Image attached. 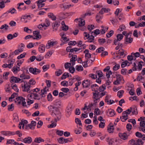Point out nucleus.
Masks as SVG:
<instances>
[{"instance_id": "obj_1", "label": "nucleus", "mask_w": 145, "mask_h": 145, "mask_svg": "<svg viewBox=\"0 0 145 145\" xmlns=\"http://www.w3.org/2000/svg\"><path fill=\"white\" fill-rule=\"evenodd\" d=\"M48 108L52 116L54 117H56L58 118V120H60L61 115L59 109H57L52 105L49 106Z\"/></svg>"}, {"instance_id": "obj_2", "label": "nucleus", "mask_w": 145, "mask_h": 145, "mask_svg": "<svg viewBox=\"0 0 145 145\" xmlns=\"http://www.w3.org/2000/svg\"><path fill=\"white\" fill-rule=\"evenodd\" d=\"M74 22L78 23V28L82 31H84L86 29V27L84 26L85 22L84 20L77 18L74 20Z\"/></svg>"}, {"instance_id": "obj_3", "label": "nucleus", "mask_w": 145, "mask_h": 145, "mask_svg": "<svg viewBox=\"0 0 145 145\" xmlns=\"http://www.w3.org/2000/svg\"><path fill=\"white\" fill-rule=\"evenodd\" d=\"M22 83L21 86L23 91L29 93H31V91H30L31 86L29 82L23 80V82H22Z\"/></svg>"}, {"instance_id": "obj_4", "label": "nucleus", "mask_w": 145, "mask_h": 145, "mask_svg": "<svg viewBox=\"0 0 145 145\" xmlns=\"http://www.w3.org/2000/svg\"><path fill=\"white\" fill-rule=\"evenodd\" d=\"M15 102L18 104H22L23 106H26V102H25V99L21 96L18 97L16 98L15 100Z\"/></svg>"}, {"instance_id": "obj_5", "label": "nucleus", "mask_w": 145, "mask_h": 145, "mask_svg": "<svg viewBox=\"0 0 145 145\" xmlns=\"http://www.w3.org/2000/svg\"><path fill=\"white\" fill-rule=\"evenodd\" d=\"M9 13H10L12 14H16L17 13V10L14 8H11L5 13L3 14L1 16H7L8 15V14Z\"/></svg>"}, {"instance_id": "obj_6", "label": "nucleus", "mask_w": 145, "mask_h": 145, "mask_svg": "<svg viewBox=\"0 0 145 145\" xmlns=\"http://www.w3.org/2000/svg\"><path fill=\"white\" fill-rule=\"evenodd\" d=\"M10 82L11 83H22V82H23V80L19 78H17L16 77L12 76L10 78Z\"/></svg>"}, {"instance_id": "obj_7", "label": "nucleus", "mask_w": 145, "mask_h": 145, "mask_svg": "<svg viewBox=\"0 0 145 145\" xmlns=\"http://www.w3.org/2000/svg\"><path fill=\"white\" fill-rule=\"evenodd\" d=\"M73 81H78V83L75 84L76 86L74 88V90L75 91H77L78 89V86H79L81 83V82L80 80V78L78 76H74L73 77Z\"/></svg>"}, {"instance_id": "obj_8", "label": "nucleus", "mask_w": 145, "mask_h": 145, "mask_svg": "<svg viewBox=\"0 0 145 145\" xmlns=\"http://www.w3.org/2000/svg\"><path fill=\"white\" fill-rule=\"evenodd\" d=\"M61 38L60 40L61 42H64V43H67V42L69 40V39L67 38L66 36L65 33L64 32H61L60 33Z\"/></svg>"}, {"instance_id": "obj_9", "label": "nucleus", "mask_w": 145, "mask_h": 145, "mask_svg": "<svg viewBox=\"0 0 145 145\" xmlns=\"http://www.w3.org/2000/svg\"><path fill=\"white\" fill-rule=\"evenodd\" d=\"M57 44L56 41H52L50 40H49L48 41L46 45V47L47 49H49L52 46L56 45Z\"/></svg>"}, {"instance_id": "obj_10", "label": "nucleus", "mask_w": 145, "mask_h": 145, "mask_svg": "<svg viewBox=\"0 0 145 145\" xmlns=\"http://www.w3.org/2000/svg\"><path fill=\"white\" fill-rule=\"evenodd\" d=\"M29 72L34 74H37L40 73V71L36 68H34L33 67H30L29 69Z\"/></svg>"}, {"instance_id": "obj_11", "label": "nucleus", "mask_w": 145, "mask_h": 145, "mask_svg": "<svg viewBox=\"0 0 145 145\" xmlns=\"http://www.w3.org/2000/svg\"><path fill=\"white\" fill-rule=\"evenodd\" d=\"M93 98L95 103H97V101L101 98L99 96V92H93Z\"/></svg>"}, {"instance_id": "obj_12", "label": "nucleus", "mask_w": 145, "mask_h": 145, "mask_svg": "<svg viewBox=\"0 0 145 145\" xmlns=\"http://www.w3.org/2000/svg\"><path fill=\"white\" fill-rule=\"evenodd\" d=\"M111 96L110 95H107L105 97V102L107 103V104L109 105L112 104L114 102L113 100L110 99Z\"/></svg>"}, {"instance_id": "obj_13", "label": "nucleus", "mask_w": 145, "mask_h": 145, "mask_svg": "<svg viewBox=\"0 0 145 145\" xmlns=\"http://www.w3.org/2000/svg\"><path fill=\"white\" fill-rule=\"evenodd\" d=\"M123 36L121 34H118L117 36V39H115L114 41V44L116 45L118 44V42L121 40L123 38Z\"/></svg>"}, {"instance_id": "obj_14", "label": "nucleus", "mask_w": 145, "mask_h": 145, "mask_svg": "<svg viewBox=\"0 0 145 145\" xmlns=\"http://www.w3.org/2000/svg\"><path fill=\"white\" fill-rule=\"evenodd\" d=\"M66 115L67 117H69L71 114L72 111V106L71 105H69L67 108Z\"/></svg>"}, {"instance_id": "obj_15", "label": "nucleus", "mask_w": 145, "mask_h": 145, "mask_svg": "<svg viewBox=\"0 0 145 145\" xmlns=\"http://www.w3.org/2000/svg\"><path fill=\"white\" fill-rule=\"evenodd\" d=\"M32 138L30 137H27L21 141L25 143L30 144L32 142Z\"/></svg>"}, {"instance_id": "obj_16", "label": "nucleus", "mask_w": 145, "mask_h": 145, "mask_svg": "<svg viewBox=\"0 0 145 145\" xmlns=\"http://www.w3.org/2000/svg\"><path fill=\"white\" fill-rule=\"evenodd\" d=\"M71 63L67 62L65 63L64 67L66 69L69 68V71L70 72L72 73V66H71Z\"/></svg>"}, {"instance_id": "obj_17", "label": "nucleus", "mask_w": 145, "mask_h": 145, "mask_svg": "<svg viewBox=\"0 0 145 145\" xmlns=\"http://www.w3.org/2000/svg\"><path fill=\"white\" fill-rule=\"evenodd\" d=\"M71 6V5L69 4L68 3H64L60 5V7L64 10L66 9H69Z\"/></svg>"}, {"instance_id": "obj_18", "label": "nucleus", "mask_w": 145, "mask_h": 145, "mask_svg": "<svg viewBox=\"0 0 145 145\" xmlns=\"http://www.w3.org/2000/svg\"><path fill=\"white\" fill-rule=\"evenodd\" d=\"M90 82L88 80H84L82 82V84L84 88H87L89 87Z\"/></svg>"}, {"instance_id": "obj_19", "label": "nucleus", "mask_w": 145, "mask_h": 145, "mask_svg": "<svg viewBox=\"0 0 145 145\" xmlns=\"http://www.w3.org/2000/svg\"><path fill=\"white\" fill-rule=\"evenodd\" d=\"M55 118L54 120L51 121L52 123L50 125L49 127L50 128H54L55 127L56 125V122L59 120H58V118L56 117H54Z\"/></svg>"}, {"instance_id": "obj_20", "label": "nucleus", "mask_w": 145, "mask_h": 145, "mask_svg": "<svg viewBox=\"0 0 145 145\" xmlns=\"http://www.w3.org/2000/svg\"><path fill=\"white\" fill-rule=\"evenodd\" d=\"M61 105V102L58 100H56L54 102L53 104L52 105L57 108V109H59V108L60 107Z\"/></svg>"}, {"instance_id": "obj_21", "label": "nucleus", "mask_w": 145, "mask_h": 145, "mask_svg": "<svg viewBox=\"0 0 145 145\" xmlns=\"http://www.w3.org/2000/svg\"><path fill=\"white\" fill-rule=\"evenodd\" d=\"M91 87L92 90L94 91L95 92H99L98 90H99V87L97 84H93Z\"/></svg>"}, {"instance_id": "obj_22", "label": "nucleus", "mask_w": 145, "mask_h": 145, "mask_svg": "<svg viewBox=\"0 0 145 145\" xmlns=\"http://www.w3.org/2000/svg\"><path fill=\"white\" fill-rule=\"evenodd\" d=\"M106 141L108 142L109 145H116V144L114 142V139L113 138H110L109 137L106 138Z\"/></svg>"}, {"instance_id": "obj_23", "label": "nucleus", "mask_w": 145, "mask_h": 145, "mask_svg": "<svg viewBox=\"0 0 145 145\" xmlns=\"http://www.w3.org/2000/svg\"><path fill=\"white\" fill-rule=\"evenodd\" d=\"M106 112L108 116H112L114 115V110L109 109L106 110Z\"/></svg>"}, {"instance_id": "obj_24", "label": "nucleus", "mask_w": 145, "mask_h": 145, "mask_svg": "<svg viewBox=\"0 0 145 145\" xmlns=\"http://www.w3.org/2000/svg\"><path fill=\"white\" fill-rule=\"evenodd\" d=\"M84 53L85 54V57L86 60L89 59L91 57V55L89 53V50L87 49L85 50L84 51Z\"/></svg>"}, {"instance_id": "obj_25", "label": "nucleus", "mask_w": 145, "mask_h": 145, "mask_svg": "<svg viewBox=\"0 0 145 145\" xmlns=\"http://www.w3.org/2000/svg\"><path fill=\"white\" fill-rule=\"evenodd\" d=\"M39 50L40 53H42L44 52L45 50L44 45L42 44H40L39 47Z\"/></svg>"}, {"instance_id": "obj_26", "label": "nucleus", "mask_w": 145, "mask_h": 145, "mask_svg": "<svg viewBox=\"0 0 145 145\" xmlns=\"http://www.w3.org/2000/svg\"><path fill=\"white\" fill-rule=\"evenodd\" d=\"M46 1H38L36 2V3L37 4L39 8H41L43 7L45 4L43 3Z\"/></svg>"}, {"instance_id": "obj_27", "label": "nucleus", "mask_w": 145, "mask_h": 145, "mask_svg": "<svg viewBox=\"0 0 145 145\" xmlns=\"http://www.w3.org/2000/svg\"><path fill=\"white\" fill-rule=\"evenodd\" d=\"M10 1H2L0 2V8H3L5 7V4L10 2Z\"/></svg>"}, {"instance_id": "obj_28", "label": "nucleus", "mask_w": 145, "mask_h": 145, "mask_svg": "<svg viewBox=\"0 0 145 145\" xmlns=\"http://www.w3.org/2000/svg\"><path fill=\"white\" fill-rule=\"evenodd\" d=\"M119 137L120 138L124 140L127 139L128 136L126 133H120L119 134Z\"/></svg>"}, {"instance_id": "obj_29", "label": "nucleus", "mask_w": 145, "mask_h": 145, "mask_svg": "<svg viewBox=\"0 0 145 145\" xmlns=\"http://www.w3.org/2000/svg\"><path fill=\"white\" fill-rule=\"evenodd\" d=\"M48 87H47L46 86L43 89H42L41 90V95L43 97H45V95L44 96V95L46 93L47 91H48Z\"/></svg>"}, {"instance_id": "obj_30", "label": "nucleus", "mask_w": 145, "mask_h": 145, "mask_svg": "<svg viewBox=\"0 0 145 145\" xmlns=\"http://www.w3.org/2000/svg\"><path fill=\"white\" fill-rule=\"evenodd\" d=\"M20 77L22 80L29 79L30 78L29 76L26 75L24 73L22 74L20 76Z\"/></svg>"}, {"instance_id": "obj_31", "label": "nucleus", "mask_w": 145, "mask_h": 145, "mask_svg": "<svg viewBox=\"0 0 145 145\" xmlns=\"http://www.w3.org/2000/svg\"><path fill=\"white\" fill-rule=\"evenodd\" d=\"M133 40V39L132 38L130 37H125V42L126 44L130 43H131Z\"/></svg>"}, {"instance_id": "obj_32", "label": "nucleus", "mask_w": 145, "mask_h": 145, "mask_svg": "<svg viewBox=\"0 0 145 145\" xmlns=\"http://www.w3.org/2000/svg\"><path fill=\"white\" fill-rule=\"evenodd\" d=\"M130 109L131 110V112L133 114L136 115L138 114L137 108L136 107L133 108L130 107Z\"/></svg>"}, {"instance_id": "obj_33", "label": "nucleus", "mask_w": 145, "mask_h": 145, "mask_svg": "<svg viewBox=\"0 0 145 145\" xmlns=\"http://www.w3.org/2000/svg\"><path fill=\"white\" fill-rule=\"evenodd\" d=\"M130 63H129L127 60L123 62L121 64V66L122 67L124 68L126 66H129L130 65Z\"/></svg>"}, {"instance_id": "obj_34", "label": "nucleus", "mask_w": 145, "mask_h": 145, "mask_svg": "<svg viewBox=\"0 0 145 145\" xmlns=\"http://www.w3.org/2000/svg\"><path fill=\"white\" fill-rule=\"evenodd\" d=\"M34 141L37 143H40L41 142H44V140L41 137H37L35 138Z\"/></svg>"}, {"instance_id": "obj_35", "label": "nucleus", "mask_w": 145, "mask_h": 145, "mask_svg": "<svg viewBox=\"0 0 145 145\" xmlns=\"http://www.w3.org/2000/svg\"><path fill=\"white\" fill-rule=\"evenodd\" d=\"M20 70V68L19 67L16 66L14 67L12 69V71L14 73H16Z\"/></svg>"}, {"instance_id": "obj_36", "label": "nucleus", "mask_w": 145, "mask_h": 145, "mask_svg": "<svg viewBox=\"0 0 145 145\" xmlns=\"http://www.w3.org/2000/svg\"><path fill=\"white\" fill-rule=\"evenodd\" d=\"M103 16L99 13H98L96 16V21L99 22L103 18Z\"/></svg>"}, {"instance_id": "obj_37", "label": "nucleus", "mask_w": 145, "mask_h": 145, "mask_svg": "<svg viewBox=\"0 0 145 145\" xmlns=\"http://www.w3.org/2000/svg\"><path fill=\"white\" fill-rule=\"evenodd\" d=\"M48 16L49 18H51L53 20H55L56 19V16L54 15L53 13H49Z\"/></svg>"}, {"instance_id": "obj_38", "label": "nucleus", "mask_w": 145, "mask_h": 145, "mask_svg": "<svg viewBox=\"0 0 145 145\" xmlns=\"http://www.w3.org/2000/svg\"><path fill=\"white\" fill-rule=\"evenodd\" d=\"M129 145H138L137 144V142L134 140L133 139H132L129 142Z\"/></svg>"}, {"instance_id": "obj_39", "label": "nucleus", "mask_w": 145, "mask_h": 145, "mask_svg": "<svg viewBox=\"0 0 145 145\" xmlns=\"http://www.w3.org/2000/svg\"><path fill=\"white\" fill-rule=\"evenodd\" d=\"M60 23L59 22L56 21L55 22L53 23L52 27L57 28L60 25Z\"/></svg>"}, {"instance_id": "obj_40", "label": "nucleus", "mask_w": 145, "mask_h": 145, "mask_svg": "<svg viewBox=\"0 0 145 145\" xmlns=\"http://www.w3.org/2000/svg\"><path fill=\"white\" fill-rule=\"evenodd\" d=\"M108 126V132L110 133H113L114 129V126L113 125L110 126L109 125Z\"/></svg>"}, {"instance_id": "obj_41", "label": "nucleus", "mask_w": 145, "mask_h": 145, "mask_svg": "<svg viewBox=\"0 0 145 145\" xmlns=\"http://www.w3.org/2000/svg\"><path fill=\"white\" fill-rule=\"evenodd\" d=\"M96 75H98L99 78L102 77L103 76V73L100 70L97 71L96 72Z\"/></svg>"}, {"instance_id": "obj_42", "label": "nucleus", "mask_w": 145, "mask_h": 145, "mask_svg": "<svg viewBox=\"0 0 145 145\" xmlns=\"http://www.w3.org/2000/svg\"><path fill=\"white\" fill-rule=\"evenodd\" d=\"M62 73V72L61 70L60 69H57V71L55 72V75L57 76H59Z\"/></svg>"}, {"instance_id": "obj_43", "label": "nucleus", "mask_w": 145, "mask_h": 145, "mask_svg": "<svg viewBox=\"0 0 145 145\" xmlns=\"http://www.w3.org/2000/svg\"><path fill=\"white\" fill-rule=\"evenodd\" d=\"M116 80L120 82L121 80L123 79V76L120 74H116Z\"/></svg>"}, {"instance_id": "obj_44", "label": "nucleus", "mask_w": 145, "mask_h": 145, "mask_svg": "<svg viewBox=\"0 0 145 145\" xmlns=\"http://www.w3.org/2000/svg\"><path fill=\"white\" fill-rule=\"evenodd\" d=\"M41 35H34L32 36V38L33 39L39 40L41 38Z\"/></svg>"}, {"instance_id": "obj_45", "label": "nucleus", "mask_w": 145, "mask_h": 145, "mask_svg": "<svg viewBox=\"0 0 145 145\" xmlns=\"http://www.w3.org/2000/svg\"><path fill=\"white\" fill-rule=\"evenodd\" d=\"M76 69L78 71H81L83 70V68L81 65H77L76 66Z\"/></svg>"}, {"instance_id": "obj_46", "label": "nucleus", "mask_w": 145, "mask_h": 145, "mask_svg": "<svg viewBox=\"0 0 145 145\" xmlns=\"http://www.w3.org/2000/svg\"><path fill=\"white\" fill-rule=\"evenodd\" d=\"M28 122L27 120H22L21 122H20V124L22 125V128L23 129L24 128V127L25 125H26L27 124Z\"/></svg>"}, {"instance_id": "obj_47", "label": "nucleus", "mask_w": 145, "mask_h": 145, "mask_svg": "<svg viewBox=\"0 0 145 145\" xmlns=\"http://www.w3.org/2000/svg\"><path fill=\"white\" fill-rule=\"evenodd\" d=\"M8 26L6 24L2 25L0 27L1 29H4L5 30H7L8 29Z\"/></svg>"}, {"instance_id": "obj_48", "label": "nucleus", "mask_w": 145, "mask_h": 145, "mask_svg": "<svg viewBox=\"0 0 145 145\" xmlns=\"http://www.w3.org/2000/svg\"><path fill=\"white\" fill-rule=\"evenodd\" d=\"M106 89V86L105 84H103L101 86L99 87V92L103 91Z\"/></svg>"}, {"instance_id": "obj_49", "label": "nucleus", "mask_w": 145, "mask_h": 145, "mask_svg": "<svg viewBox=\"0 0 145 145\" xmlns=\"http://www.w3.org/2000/svg\"><path fill=\"white\" fill-rule=\"evenodd\" d=\"M114 31L111 30L109 33H107L106 35V37L108 38H110L114 34Z\"/></svg>"}, {"instance_id": "obj_50", "label": "nucleus", "mask_w": 145, "mask_h": 145, "mask_svg": "<svg viewBox=\"0 0 145 145\" xmlns=\"http://www.w3.org/2000/svg\"><path fill=\"white\" fill-rule=\"evenodd\" d=\"M105 50V48L102 47H101L96 50V52L97 53H101L102 52H103Z\"/></svg>"}, {"instance_id": "obj_51", "label": "nucleus", "mask_w": 145, "mask_h": 145, "mask_svg": "<svg viewBox=\"0 0 145 145\" xmlns=\"http://www.w3.org/2000/svg\"><path fill=\"white\" fill-rule=\"evenodd\" d=\"M14 104L13 103L8 105V110L9 111H13L14 109Z\"/></svg>"}, {"instance_id": "obj_52", "label": "nucleus", "mask_w": 145, "mask_h": 145, "mask_svg": "<svg viewBox=\"0 0 145 145\" xmlns=\"http://www.w3.org/2000/svg\"><path fill=\"white\" fill-rule=\"evenodd\" d=\"M26 53L25 52H24L22 54H21L20 55L18 56L17 57V59H20L24 58L25 57Z\"/></svg>"}, {"instance_id": "obj_53", "label": "nucleus", "mask_w": 145, "mask_h": 145, "mask_svg": "<svg viewBox=\"0 0 145 145\" xmlns=\"http://www.w3.org/2000/svg\"><path fill=\"white\" fill-rule=\"evenodd\" d=\"M125 28L126 27L125 25H122L120 26L119 27L118 29L119 31H120V32H121L125 30Z\"/></svg>"}, {"instance_id": "obj_54", "label": "nucleus", "mask_w": 145, "mask_h": 145, "mask_svg": "<svg viewBox=\"0 0 145 145\" xmlns=\"http://www.w3.org/2000/svg\"><path fill=\"white\" fill-rule=\"evenodd\" d=\"M12 87L16 91L18 92L19 91V89L17 88V86L16 84H12Z\"/></svg>"}, {"instance_id": "obj_55", "label": "nucleus", "mask_w": 145, "mask_h": 145, "mask_svg": "<svg viewBox=\"0 0 145 145\" xmlns=\"http://www.w3.org/2000/svg\"><path fill=\"white\" fill-rule=\"evenodd\" d=\"M61 84L63 86L67 87L68 86V82L66 80H64L61 82Z\"/></svg>"}, {"instance_id": "obj_56", "label": "nucleus", "mask_w": 145, "mask_h": 145, "mask_svg": "<svg viewBox=\"0 0 145 145\" xmlns=\"http://www.w3.org/2000/svg\"><path fill=\"white\" fill-rule=\"evenodd\" d=\"M69 77L68 73L65 72L64 73L61 77V79L62 80L65 79L67 77Z\"/></svg>"}, {"instance_id": "obj_57", "label": "nucleus", "mask_w": 145, "mask_h": 145, "mask_svg": "<svg viewBox=\"0 0 145 145\" xmlns=\"http://www.w3.org/2000/svg\"><path fill=\"white\" fill-rule=\"evenodd\" d=\"M35 128V127L32 125V124L31 123L28 124V125L26 126V129H33Z\"/></svg>"}, {"instance_id": "obj_58", "label": "nucleus", "mask_w": 145, "mask_h": 145, "mask_svg": "<svg viewBox=\"0 0 145 145\" xmlns=\"http://www.w3.org/2000/svg\"><path fill=\"white\" fill-rule=\"evenodd\" d=\"M124 91L123 90H120L117 93V95L118 97L120 98L122 97L123 95V94L124 93Z\"/></svg>"}, {"instance_id": "obj_59", "label": "nucleus", "mask_w": 145, "mask_h": 145, "mask_svg": "<svg viewBox=\"0 0 145 145\" xmlns=\"http://www.w3.org/2000/svg\"><path fill=\"white\" fill-rule=\"evenodd\" d=\"M63 131L57 130L56 131V133L57 135L60 136H61L63 135Z\"/></svg>"}, {"instance_id": "obj_60", "label": "nucleus", "mask_w": 145, "mask_h": 145, "mask_svg": "<svg viewBox=\"0 0 145 145\" xmlns=\"http://www.w3.org/2000/svg\"><path fill=\"white\" fill-rule=\"evenodd\" d=\"M94 113L96 115H100L101 113V111L98 108H96L94 110Z\"/></svg>"}, {"instance_id": "obj_61", "label": "nucleus", "mask_w": 145, "mask_h": 145, "mask_svg": "<svg viewBox=\"0 0 145 145\" xmlns=\"http://www.w3.org/2000/svg\"><path fill=\"white\" fill-rule=\"evenodd\" d=\"M91 35H89V38H88V42H92L94 40V36L91 34Z\"/></svg>"}, {"instance_id": "obj_62", "label": "nucleus", "mask_w": 145, "mask_h": 145, "mask_svg": "<svg viewBox=\"0 0 145 145\" xmlns=\"http://www.w3.org/2000/svg\"><path fill=\"white\" fill-rule=\"evenodd\" d=\"M52 52L51 51L48 52L45 55V57L46 58H48L52 54Z\"/></svg>"}, {"instance_id": "obj_63", "label": "nucleus", "mask_w": 145, "mask_h": 145, "mask_svg": "<svg viewBox=\"0 0 145 145\" xmlns=\"http://www.w3.org/2000/svg\"><path fill=\"white\" fill-rule=\"evenodd\" d=\"M45 25V27H47L50 25V22L49 20L48 19H46L45 21V23H43Z\"/></svg>"}, {"instance_id": "obj_64", "label": "nucleus", "mask_w": 145, "mask_h": 145, "mask_svg": "<svg viewBox=\"0 0 145 145\" xmlns=\"http://www.w3.org/2000/svg\"><path fill=\"white\" fill-rule=\"evenodd\" d=\"M44 58V57L42 56L41 55L38 56L36 57V60L38 61H40L43 60Z\"/></svg>"}]
</instances>
